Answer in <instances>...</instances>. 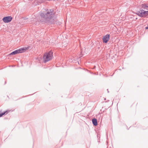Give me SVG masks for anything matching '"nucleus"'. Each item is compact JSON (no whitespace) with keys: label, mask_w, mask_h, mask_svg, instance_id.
Masks as SVG:
<instances>
[{"label":"nucleus","mask_w":148,"mask_h":148,"mask_svg":"<svg viewBox=\"0 0 148 148\" xmlns=\"http://www.w3.org/2000/svg\"><path fill=\"white\" fill-rule=\"evenodd\" d=\"M141 9L136 13L137 14L141 17H145L148 16V4L144 3L140 6Z\"/></svg>","instance_id":"nucleus-1"},{"label":"nucleus","mask_w":148,"mask_h":148,"mask_svg":"<svg viewBox=\"0 0 148 148\" xmlns=\"http://www.w3.org/2000/svg\"><path fill=\"white\" fill-rule=\"evenodd\" d=\"M52 10H50L49 11H45L43 12H41L40 13L41 16L45 19V22H51V20L52 19L54 16V13L52 12Z\"/></svg>","instance_id":"nucleus-2"},{"label":"nucleus","mask_w":148,"mask_h":148,"mask_svg":"<svg viewBox=\"0 0 148 148\" xmlns=\"http://www.w3.org/2000/svg\"><path fill=\"white\" fill-rule=\"evenodd\" d=\"M53 57V52L50 51L48 53H45L43 56V62L45 63L52 59Z\"/></svg>","instance_id":"nucleus-3"},{"label":"nucleus","mask_w":148,"mask_h":148,"mask_svg":"<svg viewBox=\"0 0 148 148\" xmlns=\"http://www.w3.org/2000/svg\"><path fill=\"white\" fill-rule=\"evenodd\" d=\"M26 50V49L21 48L18 49L16 50L10 54V55H14L17 53H19L24 52Z\"/></svg>","instance_id":"nucleus-4"},{"label":"nucleus","mask_w":148,"mask_h":148,"mask_svg":"<svg viewBox=\"0 0 148 148\" xmlns=\"http://www.w3.org/2000/svg\"><path fill=\"white\" fill-rule=\"evenodd\" d=\"M12 17L11 16L5 17L3 18V21L5 23H8L11 21Z\"/></svg>","instance_id":"nucleus-5"},{"label":"nucleus","mask_w":148,"mask_h":148,"mask_svg":"<svg viewBox=\"0 0 148 148\" xmlns=\"http://www.w3.org/2000/svg\"><path fill=\"white\" fill-rule=\"evenodd\" d=\"M110 36V35L109 34L104 36L103 38V42L106 43H107L109 40Z\"/></svg>","instance_id":"nucleus-6"},{"label":"nucleus","mask_w":148,"mask_h":148,"mask_svg":"<svg viewBox=\"0 0 148 148\" xmlns=\"http://www.w3.org/2000/svg\"><path fill=\"white\" fill-rule=\"evenodd\" d=\"M92 121L93 125L95 126H96L97 125V120L95 119H93L92 120Z\"/></svg>","instance_id":"nucleus-7"},{"label":"nucleus","mask_w":148,"mask_h":148,"mask_svg":"<svg viewBox=\"0 0 148 148\" xmlns=\"http://www.w3.org/2000/svg\"><path fill=\"white\" fill-rule=\"evenodd\" d=\"M8 112V111H6L5 112L2 113L1 112V111H0V117L2 116L3 115L5 114H7Z\"/></svg>","instance_id":"nucleus-8"},{"label":"nucleus","mask_w":148,"mask_h":148,"mask_svg":"<svg viewBox=\"0 0 148 148\" xmlns=\"http://www.w3.org/2000/svg\"><path fill=\"white\" fill-rule=\"evenodd\" d=\"M148 29V25H147V27H145V29Z\"/></svg>","instance_id":"nucleus-9"}]
</instances>
